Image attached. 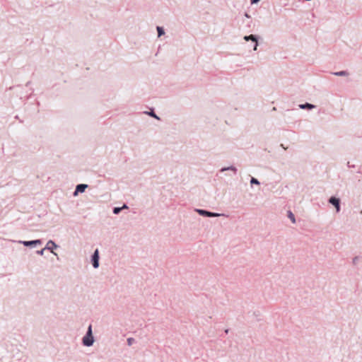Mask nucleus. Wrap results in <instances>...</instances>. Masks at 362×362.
Segmentation results:
<instances>
[{
  "label": "nucleus",
  "mask_w": 362,
  "mask_h": 362,
  "mask_svg": "<svg viewBox=\"0 0 362 362\" xmlns=\"http://www.w3.org/2000/svg\"><path fill=\"white\" fill-rule=\"evenodd\" d=\"M226 170L233 171L234 173V174H236V173L238 171L237 168L234 165H230V166H228V167L222 168L220 171L221 172H224V171H226Z\"/></svg>",
  "instance_id": "obj_10"
},
{
  "label": "nucleus",
  "mask_w": 362,
  "mask_h": 362,
  "mask_svg": "<svg viewBox=\"0 0 362 362\" xmlns=\"http://www.w3.org/2000/svg\"><path fill=\"white\" fill-rule=\"evenodd\" d=\"M123 209H128L127 204H124L122 207H115L113 209V214H118Z\"/></svg>",
  "instance_id": "obj_12"
},
{
  "label": "nucleus",
  "mask_w": 362,
  "mask_h": 362,
  "mask_svg": "<svg viewBox=\"0 0 362 362\" xmlns=\"http://www.w3.org/2000/svg\"><path fill=\"white\" fill-rule=\"evenodd\" d=\"M91 262L93 267L95 269L98 268L99 267V250L98 249H96L95 252H93L92 257H91Z\"/></svg>",
  "instance_id": "obj_3"
},
{
  "label": "nucleus",
  "mask_w": 362,
  "mask_h": 362,
  "mask_svg": "<svg viewBox=\"0 0 362 362\" xmlns=\"http://www.w3.org/2000/svg\"><path fill=\"white\" fill-rule=\"evenodd\" d=\"M250 183L252 185L255 184V185H259L260 184L259 182L258 181V180L255 177L251 178Z\"/></svg>",
  "instance_id": "obj_16"
},
{
  "label": "nucleus",
  "mask_w": 362,
  "mask_h": 362,
  "mask_svg": "<svg viewBox=\"0 0 362 362\" xmlns=\"http://www.w3.org/2000/svg\"><path fill=\"white\" fill-rule=\"evenodd\" d=\"M57 247L58 245L53 240H50L47 243L45 249L50 250L54 255H57V253L54 252L53 250L57 249Z\"/></svg>",
  "instance_id": "obj_7"
},
{
  "label": "nucleus",
  "mask_w": 362,
  "mask_h": 362,
  "mask_svg": "<svg viewBox=\"0 0 362 362\" xmlns=\"http://www.w3.org/2000/svg\"><path fill=\"white\" fill-rule=\"evenodd\" d=\"M299 107L303 110H305V109L313 110V109L315 108V105L308 103H306L305 104H300Z\"/></svg>",
  "instance_id": "obj_9"
},
{
  "label": "nucleus",
  "mask_w": 362,
  "mask_h": 362,
  "mask_svg": "<svg viewBox=\"0 0 362 362\" xmlns=\"http://www.w3.org/2000/svg\"><path fill=\"white\" fill-rule=\"evenodd\" d=\"M245 16L246 18H250V16H249L247 13H245Z\"/></svg>",
  "instance_id": "obj_20"
},
{
  "label": "nucleus",
  "mask_w": 362,
  "mask_h": 362,
  "mask_svg": "<svg viewBox=\"0 0 362 362\" xmlns=\"http://www.w3.org/2000/svg\"><path fill=\"white\" fill-rule=\"evenodd\" d=\"M288 217L289 218V219L291 221V222L293 223H296L295 216H294V214L291 211H288Z\"/></svg>",
  "instance_id": "obj_13"
},
{
  "label": "nucleus",
  "mask_w": 362,
  "mask_h": 362,
  "mask_svg": "<svg viewBox=\"0 0 362 362\" xmlns=\"http://www.w3.org/2000/svg\"><path fill=\"white\" fill-rule=\"evenodd\" d=\"M259 0H251V4H257Z\"/></svg>",
  "instance_id": "obj_19"
},
{
  "label": "nucleus",
  "mask_w": 362,
  "mask_h": 362,
  "mask_svg": "<svg viewBox=\"0 0 362 362\" xmlns=\"http://www.w3.org/2000/svg\"><path fill=\"white\" fill-rule=\"evenodd\" d=\"M156 29H157V31H158V37H160L161 35L165 34L164 30H163V28L162 27L158 26L156 28Z\"/></svg>",
  "instance_id": "obj_14"
},
{
  "label": "nucleus",
  "mask_w": 362,
  "mask_h": 362,
  "mask_svg": "<svg viewBox=\"0 0 362 362\" xmlns=\"http://www.w3.org/2000/svg\"><path fill=\"white\" fill-rule=\"evenodd\" d=\"M45 248H43V249H42V250H37V254H38V255H43V254H44V251H45Z\"/></svg>",
  "instance_id": "obj_18"
},
{
  "label": "nucleus",
  "mask_w": 362,
  "mask_h": 362,
  "mask_svg": "<svg viewBox=\"0 0 362 362\" xmlns=\"http://www.w3.org/2000/svg\"><path fill=\"white\" fill-rule=\"evenodd\" d=\"M94 337L92 332V325H90L88 327L86 334L82 338V343L85 346H91L94 343Z\"/></svg>",
  "instance_id": "obj_1"
},
{
  "label": "nucleus",
  "mask_w": 362,
  "mask_h": 362,
  "mask_svg": "<svg viewBox=\"0 0 362 362\" xmlns=\"http://www.w3.org/2000/svg\"><path fill=\"white\" fill-rule=\"evenodd\" d=\"M88 187V185L86 184H79L76 186V190L74 192V196H76L78 193H83Z\"/></svg>",
  "instance_id": "obj_8"
},
{
  "label": "nucleus",
  "mask_w": 362,
  "mask_h": 362,
  "mask_svg": "<svg viewBox=\"0 0 362 362\" xmlns=\"http://www.w3.org/2000/svg\"><path fill=\"white\" fill-rule=\"evenodd\" d=\"M332 74H334V76H349V74L346 71H340L334 72V73H332Z\"/></svg>",
  "instance_id": "obj_11"
},
{
  "label": "nucleus",
  "mask_w": 362,
  "mask_h": 362,
  "mask_svg": "<svg viewBox=\"0 0 362 362\" xmlns=\"http://www.w3.org/2000/svg\"><path fill=\"white\" fill-rule=\"evenodd\" d=\"M195 211L197 212L200 216H206V217H219L224 216L223 214H218L214 212H211L209 211H206L204 209H196Z\"/></svg>",
  "instance_id": "obj_2"
},
{
  "label": "nucleus",
  "mask_w": 362,
  "mask_h": 362,
  "mask_svg": "<svg viewBox=\"0 0 362 362\" xmlns=\"http://www.w3.org/2000/svg\"><path fill=\"white\" fill-rule=\"evenodd\" d=\"M134 341H135V340H134V338H132V337H129V338H128V339H127V344H128L129 346L132 345V344H133V343L134 342Z\"/></svg>",
  "instance_id": "obj_17"
},
{
  "label": "nucleus",
  "mask_w": 362,
  "mask_h": 362,
  "mask_svg": "<svg viewBox=\"0 0 362 362\" xmlns=\"http://www.w3.org/2000/svg\"><path fill=\"white\" fill-rule=\"evenodd\" d=\"M243 39L245 41H250L251 40L253 43H255V47H253V50L256 51L258 47V38L256 35H245Z\"/></svg>",
  "instance_id": "obj_5"
},
{
  "label": "nucleus",
  "mask_w": 362,
  "mask_h": 362,
  "mask_svg": "<svg viewBox=\"0 0 362 362\" xmlns=\"http://www.w3.org/2000/svg\"><path fill=\"white\" fill-rule=\"evenodd\" d=\"M146 114H148V115H150V116H151V117H153L156 118V119H158V120L160 119V117H158V116L155 114V112H153V110H151V112H146Z\"/></svg>",
  "instance_id": "obj_15"
},
{
  "label": "nucleus",
  "mask_w": 362,
  "mask_h": 362,
  "mask_svg": "<svg viewBox=\"0 0 362 362\" xmlns=\"http://www.w3.org/2000/svg\"><path fill=\"white\" fill-rule=\"evenodd\" d=\"M18 243L21 244H23L24 246H26V247L35 246L37 245L42 244V241L40 240H30V241L20 240Z\"/></svg>",
  "instance_id": "obj_6"
},
{
  "label": "nucleus",
  "mask_w": 362,
  "mask_h": 362,
  "mask_svg": "<svg viewBox=\"0 0 362 362\" xmlns=\"http://www.w3.org/2000/svg\"><path fill=\"white\" fill-rule=\"evenodd\" d=\"M329 203L334 206L336 208V211L338 213L340 211V199L339 198H337L336 197H331L329 200Z\"/></svg>",
  "instance_id": "obj_4"
}]
</instances>
